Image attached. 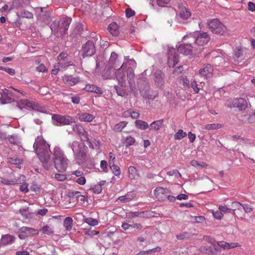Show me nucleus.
Wrapping results in <instances>:
<instances>
[{"mask_svg": "<svg viewBox=\"0 0 255 255\" xmlns=\"http://www.w3.org/2000/svg\"><path fill=\"white\" fill-rule=\"evenodd\" d=\"M53 160L55 168L58 172H65L68 165V159L64 152L58 146H55L53 151Z\"/></svg>", "mask_w": 255, "mask_h": 255, "instance_id": "1", "label": "nucleus"}, {"mask_svg": "<svg viewBox=\"0 0 255 255\" xmlns=\"http://www.w3.org/2000/svg\"><path fill=\"white\" fill-rule=\"evenodd\" d=\"M126 68L127 65L124 63L115 73L116 79L122 87L126 86L127 79L128 80L129 84H130L131 81L134 77L133 69L130 67H128L127 69Z\"/></svg>", "mask_w": 255, "mask_h": 255, "instance_id": "2", "label": "nucleus"}, {"mask_svg": "<svg viewBox=\"0 0 255 255\" xmlns=\"http://www.w3.org/2000/svg\"><path fill=\"white\" fill-rule=\"evenodd\" d=\"M33 148L41 162L47 164L50 159L49 145L44 140L37 139L33 144Z\"/></svg>", "mask_w": 255, "mask_h": 255, "instance_id": "3", "label": "nucleus"}, {"mask_svg": "<svg viewBox=\"0 0 255 255\" xmlns=\"http://www.w3.org/2000/svg\"><path fill=\"white\" fill-rule=\"evenodd\" d=\"M70 147L72 150L76 159L83 162L87 158L88 147L83 143H80L77 141H74L70 144Z\"/></svg>", "mask_w": 255, "mask_h": 255, "instance_id": "4", "label": "nucleus"}, {"mask_svg": "<svg viewBox=\"0 0 255 255\" xmlns=\"http://www.w3.org/2000/svg\"><path fill=\"white\" fill-rule=\"evenodd\" d=\"M209 28L214 33L223 34L227 30L226 27L218 19H213L208 22Z\"/></svg>", "mask_w": 255, "mask_h": 255, "instance_id": "5", "label": "nucleus"}, {"mask_svg": "<svg viewBox=\"0 0 255 255\" xmlns=\"http://www.w3.org/2000/svg\"><path fill=\"white\" fill-rule=\"evenodd\" d=\"M11 88L14 91L16 92L18 94L15 95L11 91L5 90V91L3 92V94L1 95V97L0 98V100L3 104L11 102L12 98H19L21 96H26V93L23 92L22 91H19L13 87H11Z\"/></svg>", "mask_w": 255, "mask_h": 255, "instance_id": "6", "label": "nucleus"}, {"mask_svg": "<svg viewBox=\"0 0 255 255\" xmlns=\"http://www.w3.org/2000/svg\"><path fill=\"white\" fill-rule=\"evenodd\" d=\"M19 102L23 106L27 107L33 110L42 112H46L45 108L41 106L38 103L35 102L34 101H30L27 99H23L19 101Z\"/></svg>", "mask_w": 255, "mask_h": 255, "instance_id": "7", "label": "nucleus"}, {"mask_svg": "<svg viewBox=\"0 0 255 255\" xmlns=\"http://www.w3.org/2000/svg\"><path fill=\"white\" fill-rule=\"evenodd\" d=\"M168 55V65L170 67H173L178 62V54L174 48H169Z\"/></svg>", "mask_w": 255, "mask_h": 255, "instance_id": "8", "label": "nucleus"}, {"mask_svg": "<svg viewBox=\"0 0 255 255\" xmlns=\"http://www.w3.org/2000/svg\"><path fill=\"white\" fill-rule=\"evenodd\" d=\"M96 52L95 46L93 41H88L83 47V56H91Z\"/></svg>", "mask_w": 255, "mask_h": 255, "instance_id": "9", "label": "nucleus"}, {"mask_svg": "<svg viewBox=\"0 0 255 255\" xmlns=\"http://www.w3.org/2000/svg\"><path fill=\"white\" fill-rule=\"evenodd\" d=\"M53 119L60 125H70L73 123H75L74 120L70 116H62L58 115H54L53 117Z\"/></svg>", "mask_w": 255, "mask_h": 255, "instance_id": "10", "label": "nucleus"}, {"mask_svg": "<svg viewBox=\"0 0 255 255\" xmlns=\"http://www.w3.org/2000/svg\"><path fill=\"white\" fill-rule=\"evenodd\" d=\"M248 107L247 101L244 98H236L233 100L231 108H237L239 110H245Z\"/></svg>", "mask_w": 255, "mask_h": 255, "instance_id": "11", "label": "nucleus"}, {"mask_svg": "<svg viewBox=\"0 0 255 255\" xmlns=\"http://www.w3.org/2000/svg\"><path fill=\"white\" fill-rule=\"evenodd\" d=\"M199 251L208 255H216L221 252V250L214 245L209 247L204 246H201L199 248Z\"/></svg>", "mask_w": 255, "mask_h": 255, "instance_id": "12", "label": "nucleus"}, {"mask_svg": "<svg viewBox=\"0 0 255 255\" xmlns=\"http://www.w3.org/2000/svg\"><path fill=\"white\" fill-rule=\"evenodd\" d=\"M209 35L205 32L199 33L195 39V44L200 46L206 44L210 40Z\"/></svg>", "mask_w": 255, "mask_h": 255, "instance_id": "13", "label": "nucleus"}, {"mask_svg": "<svg viewBox=\"0 0 255 255\" xmlns=\"http://www.w3.org/2000/svg\"><path fill=\"white\" fill-rule=\"evenodd\" d=\"M74 131L77 132L83 141H88V134L87 131L85 130L84 128L80 125H75L73 127Z\"/></svg>", "mask_w": 255, "mask_h": 255, "instance_id": "14", "label": "nucleus"}, {"mask_svg": "<svg viewBox=\"0 0 255 255\" xmlns=\"http://www.w3.org/2000/svg\"><path fill=\"white\" fill-rule=\"evenodd\" d=\"M62 80L66 85L72 86L79 82L80 78L79 77H73L71 75H64L62 77Z\"/></svg>", "mask_w": 255, "mask_h": 255, "instance_id": "15", "label": "nucleus"}, {"mask_svg": "<svg viewBox=\"0 0 255 255\" xmlns=\"http://www.w3.org/2000/svg\"><path fill=\"white\" fill-rule=\"evenodd\" d=\"M168 193V190L162 187H158L154 191V195L158 200H163Z\"/></svg>", "mask_w": 255, "mask_h": 255, "instance_id": "16", "label": "nucleus"}, {"mask_svg": "<svg viewBox=\"0 0 255 255\" xmlns=\"http://www.w3.org/2000/svg\"><path fill=\"white\" fill-rule=\"evenodd\" d=\"M213 71V67L211 64H207L200 69L199 73L206 78L210 77Z\"/></svg>", "mask_w": 255, "mask_h": 255, "instance_id": "17", "label": "nucleus"}, {"mask_svg": "<svg viewBox=\"0 0 255 255\" xmlns=\"http://www.w3.org/2000/svg\"><path fill=\"white\" fill-rule=\"evenodd\" d=\"M192 50L193 47L188 44H180L177 49L178 52L186 55L191 54Z\"/></svg>", "mask_w": 255, "mask_h": 255, "instance_id": "18", "label": "nucleus"}, {"mask_svg": "<svg viewBox=\"0 0 255 255\" xmlns=\"http://www.w3.org/2000/svg\"><path fill=\"white\" fill-rule=\"evenodd\" d=\"M140 175L137 169L133 166H130L128 168V177L130 180H136L139 178Z\"/></svg>", "mask_w": 255, "mask_h": 255, "instance_id": "19", "label": "nucleus"}, {"mask_svg": "<svg viewBox=\"0 0 255 255\" xmlns=\"http://www.w3.org/2000/svg\"><path fill=\"white\" fill-rule=\"evenodd\" d=\"M77 117L80 121L88 123L92 122L95 118L94 116L88 113L79 114Z\"/></svg>", "mask_w": 255, "mask_h": 255, "instance_id": "20", "label": "nucleus"}, {"mask_svg": "<svg viewBox=\"0 0 255 255\" xmlns=\"http://www.w3.org/2000/svg\"><path fill=\"white\" fill-rule=\"evenodd\" d=\"M164 120L160 119L152 122L149 125V129L157 131L163 127Z\"/></svg>", "mask_w": 255, "mask_h": 255, "instance_id": "21", "label": "nucleus"}, {"mask_svg": "<svg viewBox=\"0 0 255 255\" xmlns=\"http://www.w3.org/2000/svg\"><path fill=\"white\" fill-rule=\"evenodd\" d=\"M217 244L220 247L224 250H228L240 246V244L237 243H228L224 241L218 242Z\"/></svg>", "mask_w": 255, "mask_h": 255, "instance_id": "22", "label": "nucleus"}, {"mask_svg": "<svg viewBox=\"0 0 255 255\" xmlns=\"http://www.w3.org/2000/svg\"><path fill=\"white\" fill-rule=\"evenodd\" d=\"M164 74L161 71H156L155 73V82L158 86L162 88L163 86Z\"/></svg>", "mask_w": 255, "mask_h": 255, "instance_id": "23", "label": "nucleus"}, {"mask_svg": "<svg viewBox=\"0 0 255 255\" xmlns=\"http://www.w3.org/2000/svg\"><path fill=\"white\" fill-rule=\"evenodd\" d=\"M19 231L22 233L26 234L27 236L36 235L39 233V231L37 230L26 227H21Z\"/></svg>", "mask_w": 255, "mask_h": 255, "instance_id": "24", "label": "nucleus"}, {"mask_svg": "<svg viewBox=\"0 0 255 255\" xmlns=\"http://www.w3.org/2000/svg\"><path fill=\"white\" fill-rule=\"evenodd\" d=\"M180 17L183 20H187L191 16V13L190 10L184 6L180 7L179 10Z\"/></svg>", "mask_w": 255, "mask_h": 255, "instance_id": "25", "label": "nucleus"}, {"mask_svg": "<svg viewBox=\"0 0 255 255\" xmlns=\"http://www.w3.org/2000/svg\"><path fill=\"white\" fill-rule=\"evenodd\" d=\"M232 213L233 216L236 218L237 217V215L236 213V211H239L240 212H242L243 209V204L238 201H235L232 202Z\"/></svg>", "mask_w": 255, "mask_h": 255, "instance_id": "26", "label": "nucleus"}, {"mask_svg": "<svg viewBox=\"0 0 255 255\" xmlns=\"http://www.w3.org/2000/svg\"><path fill=\"white\" fill-rule=\"evenodd\" d=\"M86 91L90 92H94L97 94H102L103 91L101 88L93 84H87L84 88Z\"/></svg>", "mask_w": 255, "mask_h": 255, "instance_id": "27", "label": "nucleus"}, {"mask_svg": "<svg viewBox=\"0 0 255 255\" xmlns=\"http://www.w3.org/2000/svg\"><path fill=\"white\" fill-rule=\"evenodd\" d=\"M235 56L237 58L243 57V59H245L248 57L247 50L243 49L240 47H238L235 51Z\"/></svg>", "mask_w": 255, "mask_h": 255, "instance_id": "28", "label": "nucleus"}, {"mask_svg": "<svg viewBox=\"0 0 255 255\" xmlns=\"http://www.w3.org/2000/svg\"><path fill=\"white\" fill-rule=\"evenodd\" d=\"M15 238L12 235H5L1 237V243L4 245H8L14 242Z\"/></svg>", "mask_w": 255, "mask_h": 255, "instance_id": "29", "label": "nucleus"}, {"mask_svg": "<svg viewBox=\"0 0 255 255\" xmlns=\"http://www.w3.org/2000/svg\"><path fill=\"white\" fill-rule=\"evenodd\" d=\"M135 126L137 128L141 130H145L148 128H149V126L147 122L140 120H136L135 121Z\"/></svg>", "mask_w": 255, "mask_h": 255, "instance_id": "30", "label": "nucleus"}, {"mask_svg": "<svg viewBox=\"0 0 255 255\" xmlns=\"http://www.w3.org/2000/svg\"><path fill=\"white\" fill-rule=\"evenodd\" d=\"M128 122H120L114 126L113 130L115 132H121L128 125Z\"/></svg>", "mask_w": 255, "mask_h": 255, "instance_id": "31", "label": "nucleus"}, {"mask_svg": "<svg viewBox=\"0 0 255 255\" xmlns=\"http://www.w3.org/2000/svg\"><path fill=\"white\" fill-rule=\"evenodd\" d=\"M109 32L113 36H117L119 34V27L118 24L115 22L111 23L108 27Z\"/></svg>", "mask_w": 255, "mask_h": 255, "instance_id": "32", "label": "nucleus"}, {"mask_svg": "<svg viewBox=\"0 0 255 255\" xmlns=\"http://www.w3.org/2000/svg\"><path fill=\"white\" fill-rule=\"evenodd\" d=\"M73 219L72 218L67 217L63 222V226L67 231H70L72 230L73 227Z\"/></svg>", "mask_w": 255, "mask_h": 255, "instance_id": "33", "label": "nucleus"}, {"mask_svg": "<svg viewBox=\"0 0 255 255\" xmlns=\"http://www.w3.org/2000/svg\"><path fill=\"white\" fill-rule=\"evenodd\" d=\"M71 20V18L69 17H65L63 19L61 27L64 29V33L68 30Z\"/></svg>", "mask_w": 255, "mask_h": 255, "instance_id": "34", "label": "nucleus"}, {"mask_svg": "<svg viewBox=\"0 0 255 255\" xmlns=\"http://www.w3.org/2000/svg\"><path fill=\"white\" fill-rule=\"evenodd\" d=\"M0 182L4 185H14L18 183V181L14 179H6V178H0Z\"/></svg>", "mask_w": 255, "mask_h": 255, "instance_id": "35", "label": "nucleus"}, {"mask_svg": "<svg viewBox=\"0 0 255 255\" xmlns=\"http://www.w3.org/2000/svg\"><path fill=\"white\" fill-rule=\"evenodd\" d=\"M84 222L91 226H96L99 224L98 220L91 217L85 218Z\"/></svg>", "mask_w": 255, "mask_h": 255, "instance_id": "36", "label": "nucleus"}, {"mask_svg": "<svg viewBox=\"0 0 255 255\" xmlns=\"http://www.w3.org/2000/svg\"><path fill=\"white\" fill-rule=\"evenodd\" d=\"M105 182V181H103L102 182H101L100 183L97 184L95 185H94L91 189V190H93V191L96 194H99L102 191V185L104 184V183Z\"/></svg>", "mask_w": 255, "mask_h": 255, "instance_id": "37", "label": "nucleus"}, {"mask_svg": "<svg viewBox=\"0 0 255 255\" xmlns=\"http://www.w3.org/2000/svg\"><path fill=\"white\" fill-rule=\"evenodd\" d=\"M135 142V139L133 137L131 136H127L125 138L124 145L126 147H128L133 145Z\"/></svg>", "mask_w": 255, "mask_h": 255, "instance_id": "38", "label": "nucleus"}, {"mask_svg": "<svg viewBox=\"0 0 255 255\" xmlns=\"http://www.w3.org/2000/svg\"><path fill=\"white\" fill-rule=\"evenodd\" d=\"M7 161L10 164L19 165L22 163V160L17 157H8Z\"/></svg>", "mask_w": 255, "mask_h": 255, "instance_id": "39", "label": "nucleus"}, {"mask_svg": "<svg viewBox=\"0 0 255 255\" xmlns=\"http://www.w3.org/2000/svg\"><path fill=\"white\" fill-rule=\"evenodd\" d=\"M40 231H41L43 234L47 235H51L54 233L53 229L48 225L43 227L41 229Z\"/></svg>", "mask_w": 255, "mask_h": 255, "instance_id": "40", "label": "nucleus"}, {"mask_svg": "<svg viewBox=\"0 0 255 255\" xmlns=\"http://www.w3.org/2000/svg\"><path fill=\"white\" fill-rule=\"evenodd\" d=\"M222 127V125L220 124H210L205 126V128L206 130H210L212 129L220 128Z\"/></svg>", "mask_w": 255, "mask_h": 255, "instance_id": "41", "label": "nucleus"}, {"mask_svg": "<svg viewBox=\"0 0 255 255\" xmlns=\"http://www.w3.org/2000/svg\"><path fill=\"white\" fill-rule=\"evenodd\" d=\"M110 165L111 169L115 175L117 176H120L121 174V170L120 167L118 165L115 164V163H113Z\"/></svg>", "mask_w": 255, "mask_h": 255, "instance_id": "42", "label": "nucleus"}, {"mask_svg": "<svg viewBox=\"0 0 255 255\" xmlns=\"http://www.w3.org/2000/svg\"><path fill=\"white\" fill-rule=\"evenodd\" d=\"M192 166L196 167H205L207 166V164L204 162H199L197 160H193L190 162Z\"/></svg>", "mask_w": 255, "mask_h": 255, "instance_id": "43", "label": "nucleus"}, {"mask_svg": "<svg viewBox=\"0 0 255 255\" xmlns=\"http://www.w3.org/2000/svg\"><path fill=\"white\" fill-rule=\"evenodd\" d=\"M187 134L182 129H179L178 131L174 135V138L175 139H181L185 137Z\"/></svg>", "mask_w": 255, "mask_h": 255, "instance_id": "44", "label": "nucleus"}, {"mask_svg": "<svg viewBox=\"0 0 255 255\" xmlns=\"http://www.w3.org/2000/svg\"><path fill=\"white\" fill-rule=\"evenodd\" d=\"M134 198L133 196H129V195H126L125 196H122L119 197L118 199L121 202L124 203H128L131 201Z\"/></svg>", "mask_w": 255, "mask_h": 255, "instance_id": "45", "label": "nucleus"}, {"mask_svg": "<svg viewBox=\"0 0 255 255\" xmlns=\"http://www.w3.org/2000/svg\"><path fill=\"white\" fill-rule=\"evenodd\" d=\"M180 80L183 82V85L185 88L189 87V80L186 76L182 75L180 78Z\"/></svg>", "mask_w": 255, "mask_h": 255, "instance_id": "46", "label": "nucleus"}, {"mask_svg": "<svg viewBox=\"0 0 255 255\" xmlns=\"http://www.w3.org/2000/svg\"><path fill=\"white\" fill-rule=\"evenodd\" d=\"M55 178L60 181H63L67 179V176L65 174H59L56 173L55 174Z\"/></svg>", "mask_w": 255, "mask_h": 255, "instance_id": "47", "label": "nucleus"}, {"mask_svg": "<svg viewBox=\"0 0 255 255\" xmlns=\"http://www.w3.org/2000/svg\"><path fill=\"white\" fill-rule=\"evenodd\" d=\"M167 174L169 176L175 175L176 177H181V174L176 169L172 170L171 171H169L167 172Z\"/></svg>", "mask_w": 255, "mask_h": 255, "instance_id": "48", "label": "nucleus"}, {"mask_svg": "<svg viewBox=\"0 0 255 255\" xmlns=\"http://www.w3.org/2000/svg\"><path fill=\"white\" fill-rule=\"evenodd\" d=\"M142 83H145V88L146 89H148L149 87L148 84L145 81L139 80L138 82V87L139 90L140 91V92L141 93H142L144 91V89H142V88L141 87V84H142Z\"/></svg>", "mask_w": 255, "mask_h": 255, "instance_id": "49", "label": "nucleus"}, {"mask_svg": "<svg viewBox=\"0 0 255 255\" xmlns=\"http://www.w3.org/2000/svg\"><path fill=\"white\" fill-rule=\"evenodd\" d=\"M243 209L247 213H251L254 209V208L248 204H243Z\"/></svg>", "mask_w": 255, "mask_h": 255, "instance_id": "50", "label": "nucleus"}, {"mask_svg": "<svg viewBox=\"0 0 255 255\" xmlns=\"http://www.w3.org/2000/svg\"><path fill=\"white\" fill-rule=\"evenodd\" d=\"M125 12L126 16L128 18L135 15V11L130 8H127Z\"/></svg>", "mask_w": 255, "mask_h": 255, "instance_id": "51", "label": "nucleus"}, {"mask_svg": "<svg viewBox=\"0 0 255 255\" xmlns=\"http://www.w3.org/2000/svg\"><path fill=\"white\" fill-rule=\"evenodd\" d=\"M191 86L193 88L194 91L195 93H198L199 92V88L198 87V84H197V82L195 80L191 82Z\"/></svg>", "mask_w": 255, "mask_h": 255, "instance_id": "52", "label": "nucleus"}, {"mask_svg": "<svg viewBox=\"0 0 255 255\" xmlns=\"http://www.w3.org/2000/svg\"><path fill=\"white\" fill-rule=\"evenodd\" d=\"M118 57V55L115 52L111 53V57L109 60V62L112 64H114L116 59Z\"/></svg>", "mask_w": 255, "mask_h": 255, "instance_id": "53", "label": "nucleus"}, {"mask_svg": "<svg viewBox=\"0 0 255 255\" xmlns=\"http://www.w3.org/2000/svg\"><path fill=\"white\" fill-rule=\"evenodd\" d=\"M219 210L222 213H226V212H231L232 213V209H230L227 207V206H220L219 207Z\"/></svg>", "mask_w": 255, "mask_h": 255, "instance_id": "54", "label": "nucleus"}, {"mask_svg": "<svg viewBox=\"0 0 255 255\" xmlns=\"http://www.w3.org/2000/svg\"><path fill=\"white\" fill-rule=\"evenodd\" d=\"M86 178L85 177L81 176L76 180V182L80 185H84L86 183Z\"/></svg>", "mask_w": 255, "mask_h": 255, "instance_id": "55", "label": "nucleus"}, {"mask_svg": "<svg viewBox=\"0 0 255 255\" xmlns=\"http://www.w3.org/2000/svg\"><path fill=\"white\" fill-rule=\"evenodd\" d=\"M0 69H2L5 71L6 72L8 73L10 75H13L15 74V70L12 68H10L9 67L6 68H2L0 67Z\"/></svg>", "mask_w": 255, "mask_h": 255, "instance_id": "56", "label": "nucleus"}, {"mask_svg": "<svg viewBox=\"0 0 255 255\" xmlns=\"http://www.w3.org/2000/svg\"><path fill=\"white\" fill-rule=\"evenodd\" d=\"M131 118L133 119H137L139 117V113L136 111L128 112Z\"/></svg>", "mask_w": 255, "mask_h": 255, "instance_id": "57", "label": "nucleus"}, {"mask_svg": "<svg viewBox=\"0 0 255 255\" xmlns=\"http://www.w3.org/2000/svg\"><path fill=\"white\" fill-rule=\"evenodd\" d=\"M36 70L39 72H44L47 71V69L43 64H39L37 67Z\"/></svg>", "mask_w": 255, "mask_h": 255, "instance_id": "58", "label": "nucleus"}, {"mask_svg": "<svg viewBox=\"0 0 255 255\" xmlns=\"http://www.w3.org/2000/svg\"><path fill=\"white\" fill-rule=\"evenodd\" d=\"M213 215L217 219H221L223 216V214L220 211L213 212Z\"/></svg>", "mask_w": 255, "mask_h": 255, "instance_id": "59", "label": "nucleus"}, {"mask_svg": "<svg viewBox=\"0 0 255 255\" xmlns=\"http://www.w3.org/2000/svg\"><path fill=\"white\" fill-rule=\"evenodd\" d=\"M158 5L159 6H164L165 4H167L170 0H156Z\"/></svg>", "mask_w": 255, "mask_h": 255, "instance_id": "60", "label": "nucleus"}, {"mask_svg": "<svg viewBox=\"0 0 255 255\" xmlns=\"http://www.w3.org/2000/svg\"><path fill=\"white\" fill-rule=\"evenodd\" d=\"M19 190L23 193H27L28 192V185L27 184H24L20 185Z\"/></svg>", "mask_w": 255, "mask_h": 255, "instance_id": "61", "label": "nucleus"}, {"mask_svg": "<svg viewBox=\"0 0 255 255\" xmlns=\"http://www.w3.org/2000/svg\"><path fill=\"white\" fill-rule=\"evenodd\" d=\"M100 167L103 171L106 172L107 169V163L105 160H102L100 163Z\"/></svg>", "mask_w": 255, "mask_h": 255, "instance_id": "62", "label": "nucleus"}, {"mask_svg": "<svg viewBox=\"0 0 255 255\" xmlns=\"http://www.w3.org/2000/svg\"><path fill=\"white\" fill-rule=\"evenodd\" d=\"M9 142L13 144H17L18 143V141L16 138H15L14 136H10L8 138Z\"/></svg>", "mask_w": 255, "mask_h": 255, "instance_id": "63", "label": "nucleus"}, {"mask_svg": "<svg viewBox=\"0 0 255 255\" xmlns=\"http://www.w3.org/2000/svg\"><path fill=\"white\" fill-rule=\"evenodd\" d=\"M248 9L251 11H255V3L253 2L250 1L248 2Z\"/></svg>", "mask_w": 255, "mask_h": 255, "instance_id": "64", "label": "nucleus"}]
</instances>
